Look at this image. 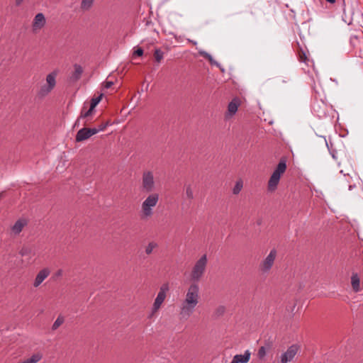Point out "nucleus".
Here are the masks:
<instances>
[{
    "instance_id": "obj_34",
    "label": "nucleus",
    "mask_w": 363,
    "mask_h": 363,
    "mask_svg": "<svg viewBox=\"0 0 363 363\" xmlns=\"http://www.w3.org/2000/svg\"><path fill=\"white\" fill-rule=\"evenodd\" d=\"M330 152L333 157V159L337 160V151H332L330 149H329Z\"/></svg>"
},
{
    "instance_id": "obj_19",
    "label": "nucleus",
    "mask_w": 363,
    "mask_h": 363,
    "mask_svg": "<svg viewBox=\"0 0 363 363\" xmlns=\"http://www.w3.org/2000/svg\"><path fill=\"white\" fill-rule=\"evenodd\" d=\"M158 247V244L155 241L150 242L145 248V254L147 255H151L154 250L157 249Z\"/></svg>"
},
{
    "instance_id": "obj_8",
    "label": "nucleus",
    "mask_w": 363,
    "mask_h": 363,
    "mask_svg": "<svg viewBox=\"0 0 363 363\" xmlns=\"http://www.w3.org/2000/svg\"><path fill=\"white\" fill-rule=\"evenodd\" d=\"M277 257V251L272 250L266 258L260 263V270L264 273H267L272 269Z\"/></svg>"
},
{
    "instance_id": "obj_35",
    "label": "nucleus",
    "mask_w": 363,
    "mask_h": 363,
    "mask_svg": "<svg viewBox=\"0 0 363 363\" xmlns=\"http://www.w3.org/2000/svg\"><path fill=\"white\" fill-rule=\"evenodd\" d=\"M307 57L306 55V53L303 52L302 55L300 56V60L301 62H306Z\"/></svg>"
},
{
    "instance_id": "obj_23",
    "label": "nucleus",
    "mask_w": 363,
    "mask_h": 363,
    "mask_svg": "<svg viewBox=\"0 0 363 363\" xmlns=\"http://www.w3.org/2000/svg\"><path fill=\"white\" fill-rule=\"evenodd\" d=\"M199 53L201 56L207 59L211 65H215L216 66L219 65L218 63L213 59L212 56L206 51L199 50Z\"/></svg>"
},
{
    "instance_id": "obj_10",
    "label": "nucleus",
    "mask_w": 363,
    "mask_h": 363,
    "mask_svg": "<svg viewBox=\"0 0 363 363\" xmlns=\"http://www.w3.org/2000/svg\"><path fill=\"white\" fill-rule=\"evenodd\" d=\"M298 351V346L292 345L280 357L281 363H288L294 359Z\"/></svg>"
},
{
    "instance_id": "obj_13",
    "label": "nucleus",
    "mask_w": 363,
    "mask_h": 363,
    "mask_svg": "<svg viewBox=\"0 0 363 363\" xmlns=\"http://www.w3.org/2000/svg\"><path fill=\"white\" fill-rule=\"evenodd\" d=\"M50 274V269L48 267L43 268L40 269L33 281V286L38 288Z\"/></svg>"
},
{
    "instance_id": "obj_37",
    "label": "nucleus",
    "mask_w": 363,
    "mask_h": 363,
    "mask_svg": "<svg viewBox=\"0 0 363 363\" xmlns=\"http://www.w3.org/2000/svg\"><path fill=\"white\" fill-rule=\"evenodd\" d=\"M327 1H328L329 3H335V0H326Z\"/></svg>"
},
{
    "instance_id": "obj_38",
    "label": "nucleus",
    "mask_w": 363,
    "mask_h": 363,
    "mask_svg": "<svg viewBox=\"0 0 363 363\" xmlns=\"http://www.w3.org/2000/svg\"><path fill=\"white\" fill-rule=\"evenodd\" d=\"M189 41H190L191 43H192V44H194V45H196V43H196V41H194V40H189Z\"/></svg>"
},
{
    "instance_id": "obj_11",
    "label": "nucleus",
    "mask_w": 363,
    "mask_h": 363,
    "mask_svg": "<svg viewBox=\"0 0 363 363\" xmlns=\"http://www.w3.org/2000/svg\"><path fill=\"white\" fill-rule=\"evenodd\" d=\"M95 134H96V130L94 128H82L77 133L75 140L77 142H82Z\"/></svg>"
},
{
    "instance_id": "obj_7",
    "label": "nucleus",
    "mask_w": 363,
    "mask_h": 363,
    "mask_svg": "<svg viewBox=\"0 0 363 363\" xmlns=\"http://www.w3.org/2000/svg\"><path fill=\"white\" fill-rule=\"evenodd\" d=\"M58 74V70H53L46 76V83L41 86L38 91V96L44 97L48 95L56 86V78Z\"/></svg>"
},
{
    "instance_id": "obj_25",
    "label": "nucleus",
    "mask_w": 363,
    "mask_h": 363,
    "mask_svg": "<svg viewBox=\"0 0 363 363\" xmlns=\"http://www.w3.org/2000/svg\"><path fill=\"white\" fill-rule=\"evenodd\" d=\"M185 194L188 199L192 200L194 198V191L191 184L185 185Z\"/></svg>"
},
{
    "instance_id": "obj_12",
    "label": "nucleus",
    "mask_w": 363,
    "mask_h": 363,
    "mask_svg": "<svg viewBox=\"0 0 363 363\" xmlns=\"http://www.w3.org/2000/svg\"><path fill=\"white\" fill-rule=\"evenodd\" d=\"M28 221L25 218H21L18 219L13 225L11 226V233L13 235H18L23 228L27 226Z\"/></svg>"
},
{
    "instance_id": "obj_28",
    "label": "nucleus",
    "mask_w": 363,
    "mask_h": 363,
    "mask_svg": "<svg viewBox=\"0 0 363 363\" xmlns=\"http://www.w3.org/2000/svg\"><path fill=\"white\" fill-rule=\"evenodd\" d=\"M154 55H155V60L157 62H160V61L163 58V52L160 49H156L155 50Z\"/></svg>"
},
{
    "instance_id": "obj_15",
    "label": "nucleus",
    "mask_w": 363,
    "mask_h": 363,
    "mask_svg": "<svg viewBox=\"0 0 363 363\" xmlns=\"http://www.w3.org/2000/svg\"><path fill=\"white\" fill-rule=\"evenodd\" d=\"M251 352L247 350L243 354H236L233 357L230 363H247L250 359Z\"/></svg>"
},
{
    "instance_id": "obj_2",
    "label": "nucleus",
    "mask_w": 363,
    "mask_h": 363,
    "mask_svg": "<svg viewBox=\"0 0 363 363\" xmlns=\"http://www.w3.org/2000/svg\"><path fill=\"white\" fill-rule=\"evenodd\" d=\"M208 264V258L206 254L202 255L198 260L193 265L191 272L190 278L193 281L192 283H197L204 276Z\"/></svg>"
},
{
    "instance_id": "obj_39",
    "label": "nucleus",
    "mask_w": 363,
    "mask_h": 363,
    "mask_svg": "<svg viewBox=\"0 0 363 363\" xmlns=\"http://www.w3.org/2000/svg\"><path fill=\"white\" fill-rule=\"evenodd\" d=\"M3 194L0 193V199L2 198Z\"/></svg>"
},
{
    "instance_id": "obj_18",
    "label": "nucleus",
    "mask_w": 363,
    "mask_h": 363,
    "mask_svg": "<svg viewBox=\"0 0 363 363\" xmlns=\"http://www.w3.org/2000/svg\"><path fill=\"white\" fill-rule=\"evenodd\" d=\"M74 71L72 74V78L74 80L77 81L80 79L82 73H83V69L81 65L75 64L74 65Z\"/></svg>"
},
{
    "instance_id": "obj_3",
    "label": "nucleus",
    "mask_w": 363,
    "mask_h": 363,
    "mask_svg": "<svg viewBox=\"0 0 363 363\" xmlns=\"http://www.w3.org/2000/svg\"><path fill=\"white\" fill-rule=\"evenodd\" d=\"M159 200L160 195L158 193L148 194L141 204V216L143 218H148L153 215V209L157 205Z\"/></svg>"
},
{
    "instance_id": "obj_40",
    "label": "nucleus",
    "mask_w": 363,
    "mask_h": 363,
    "mask_svg": "<svg viewBox=\"0 0 363 363\" xmlns=\"http://www.w3.org/2000/svg\"><path fill=\"white\" fill-rule=\"evenodd\" d=\"M284 83H286L287 82V80H283L282 81Z\"/></svg>"
},
{
    "instance_id": "obj_5",
    "label": "nucleus",
    "mask_w": 363,
    "mask_h": 363,
    "mask_svg": "<svg viewBox=\"0 0 363 363\" xmlns=\"http://www.w3.org/2000/svg\"><path fill=\"white\" fill-rule=\"evenodd\" d=\"M141 190L144 193L152 194L155 193L156 189V181L155 179V174L151 170H145L142 174L141 177Z\"/></svg>"
},
{
    "instance_id": "obj_1",
    "label": "nucleus",
    "mask_w": 363,
    "mask_h": 363,
    "mask_svg": "<svg viewBox=\"0 0 363 363\" xmlns=\"http://www.w3.org/2000/svg\"><path fill=\"white\" fill-rule=\"evenodd\" d=\"M201 299L200 287L197 283L190 284L184 293L179 306L182 319H189L195 312Z\"/></svg>"
},
{
    "instance_id": "obj_32",
    "label": "nucleus",
    "mask_w": 363,
    "mask_h": 363,
    "mask_svg": "<svg viewBox=\"0 0 363 363\" xmlns=\"http://www.w3.org/2000/svg\"><path fill=\"white\" fill-rule=\"evenodd\" d=\"M134 55L138 56H142L143 55V50L140 48H138L136 50H135Z\"/></svg>"
},
{
    "instance_id": "obj_22",
    "label": "nucleus",
    "mask_w": 363,
    "mask_h": 363,
    "mask_svg": "<svg viewBox=\"0 0 363 363\" xmlns=\"http://www.w3.org/2000/svg\"><path fill=\"white\" fill-rule=\"evenodd\" d=\"M243 187V182L242 179H238L236 181L235 184L233 189V194L235 195H238L240 194Z\"/></svg>"
},
{
    "instance_id": "obj_21",
    "label": "nucleus",
    "mask_w": 363,
    "mask_h": 363,
    "mask_svg": "<svg viewBox=\"0 0 363 363\" xmlns=\"http://www.w3.org/2000/svg\"><path fill=\"white\" fill-rule=\"evenodd\" d=\"M95 108H92L91 106H90L89 109L85 112H84L83 111L81 112V114H80V116L79 118L77 120V121L75 122L74 123V126H77L79 125V121L81 118H87L89 117V116H91L94 111V109Z\"/></svg>"
},
{
    "instance_id": "obj_36",
    "label": "nucleus",
    "mask_w": 363,
    "mask_h": 363,
    "mask_svg": "<svg viewBox=\"0 0 363 363\" xmlns=\"http://www.w3.org/2000/svg\"><path fill=\"white\" fill-rule=\"evenodd\" d=\"M24 0H15V3L16 6H20L23 4Z\"/></svg>"
},
{
    "instance_id": "obj_31",
    "label": "nucleus",
    "mask_w": 363,
    "mask_h": 363,
    "mask_svg": "<svg viewBox=\"0 0 363 363\" xmlns=\"http://www.w3.org/2000/svg\"><path fill=\"white\" fill-rule=\"evenodd\" d=\"M107 126V123L106 124H101L99 125L98 127H96V128H93L94 130H96V133L101 132V131H103L106 129Z\"/></svg>"
},
{
    "instance_id": "obj_20",
    "label": "nucleus",
    "mask_w": 363,
    "mask_h": 363,
    "mask_svg": "<svg viewBox=\"0 0 363 363\" xmlns=\"http://www.w3.org/2000/svg\"><path fill=\"white\" fill-rule=\"evenodd\" d=\"M19 255L22 257H26L34 255V252L30 247L24 245L20 249Z\"/></svg>"
},
{
    "instance_id": "obj_6",
    "label": "nucleus",
    "mask_w": 363,
    "mask_h": 363,
    "mask_svg": "<svg viewBox=\"0 0 363 363\" xmlns=\"http://www.w3.org/2000/svg\"><path fill=\"white\" fill-rule=\"evenodd\" d=\"M169 286L167 283L163 284L160 286L159 292L152 304L151 312L148 315L149 318H151L160 310L167 297V294L169 291Z\"/></svg>"
},
{
    "instance_id": "obj_30",
    "label": "nucleus",
    "mask_w": 363,
    "mask_h": 363,
    "mask_svg": "<svg viewBox=\"0 0 363 363\" xmlns=\"http://www.w3.org/2000/svg\"><path fill=\"white\" fill-rule=\"evenodd\" d=\"M225 311V308L223 306H220L215 310V314L218 316L222 315L224 314Z\"/></svg>"
},
{
    "instance_id": "obj_14",
    "label": "nucleus",
    "mask_w": 363,
    "mask_h": 363,
    "mask_svg": "<svg viewBox=\"0 0 363 363\" xmlns=\"http://www.w3.org/2000/svg\"><path fill=\"white\" fill-rule=\"evenodd\" d=\"M240 105V100L235 97L228 104V111L225 113L226 118H230L234 116L238 111V108Z\"/></svg>"
},
{
    "instance_id": "obj_29",
    "label": "nucleus",
    "mask_w": 363,
    "mask_h": 363,
    "mask_svg": "<svg viewBox=\"0 0 363 363\" xmlns=\"http://www.w3.org/2000/svg\"><path fill=\"white\" fill-rule=\"evenodd\" d=\"M267 354V349L264 346H262L259 348L257 356L259 359H264Z\"/></svg>"
},
{
    "instance_id": "obj_26",
    "label": "nucleus",
    "mask_w": 363,
    "mask_h": 363,
    "mask_svg": "<svg viewBox=\"0 0 363 363\" xmlns=\"http://www.w3.org/2000/svg\"><path fill=\"white\" fill-rule=\"evenodd\" d=\"M65 321V318L62 315H59L52 326V330H57Z\"/></svg>"
},
{
    "instance_id": "obj_33",
    "label": "nucleus",
    "mask_w": 363,
    "mask_h": 363,
    "mask_svg": "<svg viewBox=\"0 0 363 363\" xmlns=\"http://www.w3.org/2000/svg\"><path fill=\"white\" fill-rule=\"evenodd\" d=\"M113 84V83L112 82L107 81V82H104V87L105 89H109L112 86Z\"/></svg>"
},
{
    "instance_id": "obj_24",
    "label": "nucleus",
    "mask_w": 363,
    "mask_h": 363,
    "mask_svg": "<svg viewBox=\"0 0 363 363\" xmlns=\"http://www.w3.org/2000/svg\"><path fill=\"white\" fill-rule=\"evenodd\" d=\"M94 0H82L80 7L84 11L89 10L93 4Z\"/></svg>"
},
{
    "instance_id": "obj_17",
    "label": "nucleus",
    "mask_w": 363,
    "mask_h": 363,
    "mask_svg": "<svg viewBox=\"0 0 363 363\" xmlns=\"http://www.w3.org/2000/svg\"><path fill=\"white\" fill-rule=\"evenodd\" d=\"M43 358V354L40 352L33 354L30 357L18 363H38Z\"/></svg>"
},
{
    "instance_id": "obj_9",
    "label": "nucleus",
    "mask_w": 363,
    "mask_h": 363,
    "mask_svg": "<svg viewBox=\"0 0 363 363\" xmlns=\"http://www.w3.org/2000/svg\"><path fill=\"white\" fill-rule=\"evenodd\" d=\"M46 25V18L43 13H37L32 22V31L37 33L42 30Z\"/></svg>"
},
{
    "instance_id": "obj_4",
    "label": "nucleus",
    "mask_w": 363,
    "mask_h": 363,
    "mask_svg": "<svg viewBox=\"0 0 363 363\" xmlns=\"http://www.w3.org/2000/svg\"><path fill=\"white\" fill-rule=\"evenodd\" d=\"M286 169V160L285 158H281L268 182V190L269 191L272 192L277 189L281 176L285 172Z\"/></svg>"
},
{
    "instance_id": "obj_16",
    "label": "nucleus",
    "mask_w": 363,
    "mask_h": 363,
    "mask_svg": "<svg viewBox=\"0 0 363 363\" xmlns=\"http://www.w3.org/2000/svg\"><path fill=\"white\" fill-rule=\"evenodd\" d=\"M351 285L354 292L360 291V280L357 273H353L351 277Z\"/></svg>"
},
{
    "instance_id": "obj_27",
    "label": "nucleus",
    "mask_w": 363,
    "mask_h": 363,
    "mask_svg": "<svg viewBox=\"0 0 363 363\" xmlns=\"http://www.w3.org/2000/svg\"><path fill=\"white\" fill-rule=\"evenodd\" d=\"M102 96H103V94H101L99 96L93 98L91 101L90 106H91L92 108H95L99 104V103L101 101Z\"/></svg>"
}]
</instances>
